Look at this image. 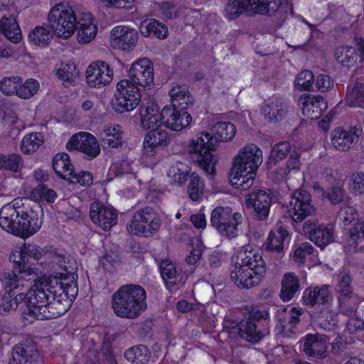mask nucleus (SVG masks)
I'll use <instances>...</instances> for the list:
<instances>
[{
	"label": "nucleus",
	"mask_w": 364,
	"mask_h": 364,
	"mask_svg": "<svg viewBox=\"0 0 364 364\" xmlns=\"http://www.w3.org/2000/svg\"><path fill=\"white\" fill-rule=\"evenodd\" d=\"M43 249L36 244L21 243L11 249L9 261L16 272H5L0 279V314L6 315L20 306L36 319H50L65 314L77 292V275L65 269L41 276L32 262L42 258Z\"/></svg>",
	"instance_id": "obj_1"
},
{
	"label": "nucleus",
	"mask_w": 364,
	"mask_h": 364,
	"mask_svg": "<svg viewBox=\"0 0 364 364\" xmlns=\"http://www.w3.org/2000/svg\"><path fill=\"white\" fill-rule=\"evenodd\" d=\"M356 217V210L354 208L350 206L342 208L338 213L340 220H341L345 225L351 223L355 220Z\"/></svg>",
	"instance_id": "obj_62"
},
{
	"label": "nucleus",
	"mask_w": 364,
	"mask_h": 364,
	"mask_svg": "<svg viewBox=\"0 0 364 364\" xmlns=\"http://www.w3.org/2000/svg\"><path fill=\"white\" fill-rule=\"evenodd\" d=\"M40 87V84L36 79L28 78L23 81L21 77L17 97L23 100L30 99L38 92Z\"/></svg>",
	"instance_id": "obj_52"
},
{
	"label": "nucleus",
	"mask_w": 364,
	"mask_h": 364,
	"mask_svg": "<svg viewBox=\"0 0 364 364\" xmlns=\"http://www.w3.org/2000/svg\"><path fill=\"white\" fill-rule=\"evenodd\" d=\"M215 120V116L208 114L203 118L201 125L203 128H208L210 125L213 136V141L219 142L230 141L234 139L236 134L235 126L229 122H218Z\"/></svg>",
	"instance_id": "obj_23"
},
{
	"label": "nucleus",
	"mask_w": 364,
	"mask_h": 364,
	"mask_svg": "<svg viewBox=\"0 0 364 364\" xmlns=\"http://www.w3.org/2000/svg\"><path fill=\"white\" fill-rule=\"evenodd\" d=\"M234 269L231 280L238 287L251 288L260 282L266 272V264L260 251L252 245L240 247L233 256Z\"/></svg>",
	"instance_id": "obj_4"
},
{
	"label": "nucleus",
	"mask_w": 364,
	"mask_h": 364,
	"mask_svg": "<svg viewBox=\"0 0 364 364\" xmlns=\"http://www.w3.org/2000/svg\"><path fill=\"white\" fill-rule=\"evenodd\" d=\"M124 357L127 360L136 364H146L150 358V351L144 346H138L128 349Z\"/></svg>",
	"instance_id": "obj_50"
},
{
	"label": "nucleus",
	"mask_w": 364,
	"mask_h": 364,
	"mask_svg": "<svg viewBox=\"0 0 364 364\" xmlns=\"http://www.w3.org/2000/svg\"><path fill=\"white\" fill-rule=\"evenodd\" d=\"M43 210L38 205H30L27 200L17 198L0 209V227L22 239H27L41 228Z\"/></svg>",
	"instance_id": "obj_3"
},
{
	"label": "nucleus",
	"mask_w": 364,
	"mask_h": 364,
	"mask_svg": "<svg viewBox=\"0 0 364 364\" xmlns=\"http://www.w3.org/2000/svg\"><path fill=\"white\" fill-rule=\"evenodd\" d=\"M100 139L102 144L107 148H120L124 142V129L122 125L118 124H105L100 132Z\"/></svg>",
	"instance_id": "obj_28"
},
{
	"label": "nucleus",
	"mask_w": 364,
	"mask_h": 364,
	"mask_svg": "<svg viewBox=\"0 0 364 364\" xmlns=\"http://www.w3.org/2000/svg\"><path fill=\"white\" fill-rule=\"evenodd\" d=\"M140 127L146 131L162 129L165 119L164 107L160 108L156 102H149L139 109Z\"/></svg>",
	"instance_id": "obj_20"
},
{
	"label": "nucleus",
	"mask_w": 364,
	"mask_h": 364,
	"mask_svg": "<svg viewBox=\"0 0 364 364\" xmlns=\"http://www.w3.org/2000/svg\"><path fill=\"white\" fill-rule=\"evenodd\" d=\"M301 310L296 308H291L289 311L284 309L279 313L280 326L278 327L279 333L284 337H290L296 333V325L299 323Z\"/></svg>",
	"instance_id": "obj_33"
},
{
	"label": "nucleus",
	"mask_w": 364,
	"mask_h": 364,
	"mask_svg": "<svg viewBox=\"0 0 364 364\" xmlns=\"http://www.w3.org/2000/svg\"><path fill=\"white\" fill-rule=\"evenodd\" d=\"M0 29L4 36L11 43H18L22 39L21 28L14 16L2 17L0 20Z\"/></svg>",
	"instance_id": "obj_40"
},
{
	"label": "nucleus",
	"mask_w": 364,
	"mask_h": 364,
	"mask_svg": "<svg viewBox=\"0 0 364 364\" xmlns=\"http://www.w3.org/2000/svg\"><path fill=\"white\" fill-rule=\"evenodd\" d=\"M189 171L190 170L186 164L176 162L168 168L166 175L171 184L182 187L187 181Z\"/></svg>",
	"instance_id": "obj_44"
},
{
	"label": "nucleus",
	"mask_w": 364,
	"mask_h": 364,
	"mask_svg": "<svg viewBox=\"0 0 364 364\" xmlns=\"http://www.w3.org/2000/svg\"><path fill=\"white\" fill-rule=\"evenodd\" d=\"M361 133L362 129L357 127H351L348 131L338 128L332 132L331 143L336 149L347 151Z\"/></svg>",
	"instance_id": "obj_30"
},
{
	"label": "nucleus",
	"mask_w": 364,
	"mask_h": 364,
	"mask_svg": "<svg viewBox=\"0 0 364 364\" xmlns=\"http://www.w3.org/2000/svg\"><path fill=\"white\" fill-rule=\"evenodd\" d=\"M48 20L54 36L61 40H68L76 33L79 43L87 44L95 39L98 32L97 21L92 14H76L67 2L54 5L48 14Z\"/></svg>",
	"instance_id": "obj_2"
},
{
	"label": "nucleus",
	"mask_w": 364,
	"mask_h": 364,
	"mask_svg": "<svg viewBox=\"0 0 364 364\" xmlns=\"http://www.w3.org/2000/svg\"><path fill=\"white\" fill-rule=\"evenodd\" d=\"M351 277L347 273H341L338 277L336 290L338 294V304L341 309L347 313L348 309H354L360 303L358 296L351 289Z\"/></svg>",
	"instance_id": "obj_22"
},
{
	"label": "nucleus",
	"mask_w": 364,
	"mask_h": 364,
	"mask_svg": "<svg viewBox=\"0 0 364 364\" xmlns=\"http://www.w3.org/2000/svg\"><path fill=\"white\" fill-rule=\"evenodd\" d=\"M160 268L161 277L165 282L168 283V280L175 279L176 276V269L175 264L169 259L163 260L161 263Z\"/></svg>",
	"instance_id": "obj_60"
},
{
	"label": "nucleus",
	"mask_w": 364,
	"mask_h": 364,
	"mask_svg": "<svg viewBox=\"0 0 364 364\" xmlns=\"http://www.w3.org/2000/svg\"><path fill=\"white\" fill-rule=\"evenodd\" d=\"M287 109L284 103L279 100H272L265 102L262 107V114L269 120H278L286 113Z\"/></svg>",
	"instance_id": "obj_47"
},
{
	"label": "nucleus",
	"mask_w": 364,
	"mask_h": 364,
	"mask_svg": "<svg viewBox=\"0 0 364 364\" xmlns=\"http://www.w3.org/2000/svg\"><path fill=\"white\" fill-rule=\"evenodd\" d=\"M114 77V68L105 60H95L85 70V83L91 89L101 90L109 86Z\"/></svg>",
	"instance_id": "obj_13"
},
{
	"label": "nucleus",
	"mask_w": 364,
	"mask_h": 364,
	"mask_svg": "<svg viewBox=\"0 0 364 364\" xmlns=\"http://www.w3.org/2000/svg\"><path fill=\"white\" fill-rule=\"evenodd\" d=\"M168 95L171 100V105L168 106L177 109L186 110L194 102L188 87L178 83L172 85Z\"/></svg>",
	"instance_id": "obj_32"
},
{
	"label": "nucleus",
	"mask_w": 364,
	"mask_h": 364,
	"mask_svg": "<svg viewBox=\"0 0 364 364\" xmlns=\"http://www.w3.org/2000/svg\"><path fill=\"white\" fill-rule=\"evenodd\" d=\"M109 175L122 176V181H127L132 187L136 191L139 187V181L132 172L130 164L127 161H121L113 163L109 169Z\"/></svg>",
	"instance_id": "obj_37"
},
{
	"label": "nucleus",
	"mask_w": 364,
	"mask_h": 364,
	"mask_svg": "<svg viewBox=\"0 0 364 364\" xmlns=\"http://www.w3.org/2000/svg\"><path fill=\"white\" fill-rule=\"evenodd\" d=\"M30 198L37 202L53 203L56 200V192L46 186L40 185L31 191Z\"/></svg>",
	"instance_id": "obj_51"
},
{
	"label": "nucleus",
	"mask_w": 364,
	"mask_h": 364,
	"mask_svg": "<svg viewBox=\"0 0 364 364\" xmlns=\"http://www.w3.org/2000/svg\"><path fill=\"white\" fill-rule=\"evenodd\" d=\"M65 147L70 151L82 152L88 159L96 158L101 151L97 139L87 132H80L73 134L67 141Z\"/></svg>",
	"instance_id": "obj_18"
},
{
	"label": "nucleus",
	"mask_w": 364,
	"mask_h": 364,
	"mask_svg": "<svg viewBox=\"0 0 364 364\" xmlns=\"http://www.w3.org/2000/svg\"><path fill=\"white\" fill-rule=\"evenodd\" d=\"M21 83V77H5L0 80V91L8 96L16 95Z\"/></svg>",
	"instance_id": "obj_55"
},
{
	"label": "nucleus",
	"mask_w": 364,
	"mask_h": 364,
	"mask_svg": "<svg viewBox=\"0 0 364 364\" xmlns=\"http://www.w3.org/2000/svg\"><path fill=\"white\" fill-rule=\"evenodd\" d=\"M44 144V136L40 132H31L26 134L21 139L20 149L22 153L30 154L38 151Z\"/></svg>",
	"instance_id": "obj_45"
},
{
	"label": "nucleus",
	"mask_w": 364,
	"mask_h": 364,
	"mask_svg": "<svg viewBox=\"0 0 364 364\" xmlns=\"http://www.w3.org/2000/svg\"><path fill=\"white\" fill-rule=\"evenodd\" d=\"M67 181L73 184L79 183L85 186H89L92 183V176L87 171H80L77 173L73 172Z\"/></svg>",
	"instance_id": "obj_61"
},
{
	"label": "nucleus",
	"mask_w": 364,
	"mask_h": 364,
	"mask_svg": "<svg viewBox=\"0 0 364 364\" xmlns=\"http://www.w3.org/2000/svg\"><path fill=\"white\" fill-rule=\"evenodd\" d=\"M245 203L248 208H253L259 219L264 220L269 213L272 197L266 191L259 190L249 194L246 197Z\"/></svg>",
	"instance_id": "obj_27"
},
{
	"label": "nucleus",
	"mask_w": 364,
	"mask_h": 364,
	"mask_svg": "<svg viewBox=\"0 0 364 364\" xmlns=\"http://www.w3.org/2000/svg\"><path fill=\"white\" fill-rule=\"evenodd\" d=\"M164 113L165 114L164 126L172 132H181L189 127L193 122L191 114L186 110L164 106Z\"/></svg>",
	"instance_id": "obj_24"
},
{
	"label": "nucleus",
	"mask_w": 364,
	"mask_h": 364,
	"mask_svg": "<svg viewBox=\"0 0 364 364\" xmlns=\"http://www.w3.org/2000/svg\"><path fill=\"white\" fill-rule=\"evenodd\" d=\"M329 344L326 336L309 334L305 337L303 350L309 356L321 358L327 356Z\"/></svg>",
	"instance_id": "obj_29"
},
{
	"label": "nucleus",
	"mask_w": 364,
	"mask_h": 364,
	"mask_svg": "<svg viewBox=\"0 0 364 364\" xmlns=\"http://www.w3.org/2000/svg\"><path fill=\"white\" fill-rule=\"evenodd\" d=\"M39 355L32 347L16 346L11 353L9 364H38Z\"/></svg>",
	"instance_id": "obj_36"
},
{
	"label": "nucleus",
	"mask_w": 364,
	"mask_h": 364,
	"mask_svg": "<svg viewBox=\"0 0 364 364\" xmlns=\"http://www.w3.org/2000/svg\"><path fill=\"white\" fill-rule=\"evenodd\" d=\"M298 103L303 115L310 119H318L328 108L327 102L321 95H302Z\"/></svg>",
	"instance_id": "obj_25"
},
{
	"label": "nucleus",
	"mask_w": 364,
	"mask_h": 364,
	"mask_svg": "<svg viewBox=\"0 0 364 364\" xmlns=\"http://www.w3.org/2000/svg\"><path fill=\"white\" fill-rule=\"evenodd\" d=\"M128 81L145 90L154 87V68L153 63L147 58L134 60L128 70Z\"/></svg>",
	"instance_id": "obj_15"
},
{
	"label": "nucleus",
	"mask_w": 364,
	"mask_h": 364,
	"mask_svg": "<svg viewBox=\"0 0 364 364\" xmlns=\"http://www.w3.org/2000/svg\"><path fill=\"white\" fill-rule=\"evenodd\" d=\"M203 253V245L199 241L192 243L190 246L189 253L186 257V262L188 265H196L201 257Z\"/></svg>",
	"instance_id": "obj_59"
},
{
	"label": "nucleus",
	"mask_w": 364,
	"mask_h": 364,
	"mask_svg": "<svg viewBox=\"0 0 364 364\" xmlns=\"http://www.w3.org/2000/svg\"><path fill=\"white\" fill-rule=\"evenodd\" d=\"M141 100L140 89L127 79L119 80L110 101V107L114 112L123 114L131 113L139 105Z\"/></svg>",
	"instance_id": "obj_10"
},
{
	"label": "nucleus",
	"mask_w": 364,
	"mask_h": 364,
	"mask_svg": "<svg viewBox=\"0 0 364 364\" xmlns=\"http://www.w3.org/2000/svg\"><path fill=\"white\" fill-rule=\"evenodd\" d=\"M92 221L105 230H109L117 223V214L110 206L94 203L90 207Z\"/></svg>",
	"instance_id": "obj_26"
},
{
	"label": "nucleus",
	"mask_w": 364,
	"mask_h": 364,
	"mask_svg": "<svg viewBox=\"0 0 364 364\" xmlns=\"http://www.w3.org/2000/svg\"><path fill=\"white\" fill-rule=\"evenodd\" d=\"M292 258L299 264L311 267L319 262L318 255L309 242H304L294 246Z\"/></svg>",
	"instance_id": "obj_34"
},
{
	"label": "nucleus",
	"mask_w": 364,
	"mask_h": 364,
	"mask_svg": "<svg viewBox=\"0 0 364 364\" xmlns=\"http://www.w3.org/2000/svg\"><path fill=\"white\" fill-rule=\"evenodd\" d=\"M21 161V156L18 154L6 155L0 154V170L4 169L16 172L18 171Z\"/></svg>",
	"instance_id": "obj_56"
},
{
	"label": "nucleus",
	"mask_w": 364,
	"mask_h": 364,
	"mask_svg": "<svg viewBox=\"0 0 364 364\" xmlns=\"http://www.w3.org/2000/svg\"><path fill=\"white\" fill-rule=\"evenodd\" d=\"M314 82V75L309 70L299 73L294 82V87L298 91L310 90Z\"/></svg>",
	"instance_id": "obj_54"
},
{
	"label": "nucleus",
	"mask_w": 364,
	"mask_h": 364,
	"mask_svg": "<svg viewBox=\"0 0 364 364\" xmlns=\"http://www.w3.org/2000/svg\"><path fill=\"white\" fill-rule=\"evenodd\" d=\"M283 0H230L225 9V16L234 19L244 12L271 15L287 6Z\"/></svg>",
	"instance_id": "obj_9"
},
{
	"label": "nucleus",
	"mask_w": 364,
	"mask_h": 364,
	"mask_svg": "<svg viewBox=\"0 0 364 364\" xmlns=\"http://www.w3.org/2000/svg\"><path fill=\"white\" fill-rule=\"evenodd\" d=\"M350 188L355 194L364 193V173H356L352 176Z\"/></svg>",
	"instance_id": "obj_63"
},
{
	"label": "nucleus",
	"mask_w": 364,
	"mask_h": 364,
	"mask_svg": "<svg viewBox=\"0 0 364 364\" xmlns=\"http://www.w3.org/2000/svg\"><path fill=\"white\" fill-rule=\"evenodd\" d=\"M299 155L297 153L290 154L287 162L286 167L277 169L272 173V178L276 181H279L287 178L291 172L298 171L301 167Z\"/></svg>",
	"instance_id": "obj_46"
},
{
	"label": "nucleus",
	"mask_w": 364,
	"mask_h": 364,
	"mask_svg": "<svg viewBox=\"0 0 364 364\" xmlns=\"http://www.w3.org/2000/svg\"><path fill=\"white\" fill-rule=\"evenodd\" d=\"M238 333L240 337L252 343L257 342L262 337V333L257 330V326L252 319L241 323Z\"/></svg>",
	"instance_id": "obj_48"
},
{
	"label": "nucleus",
	"mask_w": 364,
	"mask_h": 364,
	"mask_svg": "<svg viewBox=\"0 0 364 364\" xmlns=\"http://www.w3.org/2000/svg\"><path fill=\"white\" fill-rule=\"evenodd\" d=\"M303 301L306 305L322 306L321 311L314 320L325 330L334 329L338 323L337 314L330 309L329 301H332V297L327 286L306 289L303 293Z\"/></svg>",
	"instance_id": "obj_8"
},
{
	"label": "nucleus",
	"mask_w": 364,
	"mask_h": 364,
	"mask_svg": "<svg viewBox=\"0 0 364 364\" xmlns=\"http://www.w3.org/2000/svg\"><path fill=\"white\" fill-rule=\"evenodd\" d=\"M161 220L156 213L149 208L136 212L127 224V230L135 235L149 236L158 230Z\"/></svg>",
	"instance_id": "obj_14"
},
{
	"label": "nucleus",
	"mask_w": 364,
	"mask_h": 364,
	"mask_svg": "<svg viewBox=\"0 0 364 364\" xmlns=\"http://www.w3.org/2000/svg\"><path fill=\"white\" fill-rule=\"evenodd\" d=\"M171 141L169 133L164 129L147 131L141 144V164L147 167L155 166L159 162L158 150L167 148Z\"/></svg>",
	"instance_id": "obj_11"
},
{
	"label": "nucleus",
	"mask_w": 364,
	"mask_h": 364,
	"mask_svg": "<svg viewBox=\"0 0 364 364\" xmlns=\"http://www.w3.org/2000/svg\"><path fill=\"white\" fill-rule=\"evenodd\" d=\"M310 194L305 190L299 189L294 192L288 205V215L291 219L300 223L306 217L315 213Z\"/></svg>",
	"instance_id": "obj_17"
},
{
	"label": "nucleus",
	"mask_w": 364,
	"mask_h": 364,
	"mask_svg": "<svg viewBox=\"0 0 364 364\" xmlns=\"http://www.w3.org/2000/svg\"><path fill=\"white\" fill-rule=\"evenodd\" d=\"M352 240L358 246L360 251L364 252V220L358 221L354 224L353 229H350Z\"/></svg>",
	"instance_id": "obj_58"
},
{
	"label": "nucleus",
	"mask_w": 364,
	"mask_h": 364,
	"mask_svg": "<svg viewBox=\"0 0 364 364\" xmlns=\"http://www.w3.org/2000/svg\"><path fill=\"white\" fill-rule=\"evenodd\" d=\"M53 31L48 26H38L32 29L28 36V43L39 48H46L51 42Z\"/></svg>",
	"instance_id": "obj_39"
},
{
	"label": "nucleus",
	"mask_w": 364,
	"mask_h": 364,
	"mask_svg": "<svg viewBox=\"0 0 364 364\" xmlns=\"http://www.w3.org/2000/svg\"><path fill=\"white\" fill-rule=\"evenodd\" d=\"M354 46H341L336 48L334 58L336 60L345 68H352L358 60L357 50L360 52V61H364V40L356 37L353 41Z\"/></svg>",
	"instance_id": "obj_19"
},
{
	"label": "nucleus",
	"mask_w": 364,
	"mask_h": 364,
	"mask_svg": "<svg viewBox=\"0 0 364 364\" xmlns=\"http://www.w3.org/2000/svg\"><path fill=\"white\" fill-rule=\"evenodd\" d=\"M139 37V33L134 28L118 25L109 32V44L114 50L129 53L136 47Z\"/></svg>",
	"instance_id": "obj_16"
},
{
	"label": "nucleus",
	"mask_w": 364,
	"mask_h": 364,
	"mask_svg": "<svg viewBox=\"0 0 364 364\" xmlns=\"http://www.w3.org/2000/svg\"><path fill=\"white\" fill-rule=\"evenodd\" d=\"M262 161V151L257 145L248 144L241 148L232 161L229 175L230 184L237 189L250 188Z\"/></svg>",
	"instance_id": "obj_5"
},
{
	"label": "nucleus",
	"mask_w": 364,
	"mask_h": 364,
	"mask_svg": "<svg viewBox=\"0 0 364 364\" xmlns=\"http://www.w3.org/2000/svg\"><path fill=\"white\" fill-rule=\"evenodd\" d=\"M0 121L5 128L11 132H18L24 128L23 122L16 113L8 105H0Z\"/></svg>",
	"instance_id": "obj_43"
},
{
	"label": "nucleus",
	"mask_w": 364,
	"mask_h": 364,
	"mask_svg": "<svg viewBox=\"0 0 364 364\" xmlns=\"http://www.w3.org/2000/svg\"><path fill=\"white\" fill-rule=\"evenodd\" d=\"M215 149L213 136L208 132H200L191 139L186 145L188 154L210 178H213L215 174L218 158L212 153Z\"/></svg>",
	"instance_id": "obj_7"
},
{
	"label": "nucleus",
	"mask_w": 364,
	"mask_h": 364,
	"mask_svg": "<svg viewBox=\"0 0 364 364\" xmlns=\"http://www.w3.org/2000/svg\"><path fill=\"white\" fill-rule=\"evenodd\" d=\"M303 231L311 241L321 249L333 241V229L318 224L317 220H306L304 223Z\"/></svg>",
	"instance_id": "obj_21"
},
{
	"label": "nucleus",
	"mask_w": 364,
	"mask_h": 364,
	"mask_svg": "<svg viewBox=\"0 0 364 364\" xmlns=\"http://www.w3.org/2000/svg\"><path fill=\"white\" fill-rule=\"evenodd\" d=\"M299 290V278L291 272L284 274L282 279L280 299L284 302L289 301Z\"/></svg>",
	"instance_id": "obj_42"
},
{
	"label": "nucleus",
	"mask_w": 364,
	"mask_h": 364,
	"mask_svg": "<svg viewBox=\"0 0 364 364\" xmlns=\"http://www.w3.org/2000/svg\"><path fill=\"white\" fill-rule=\"evenodd\" d=\"M289 232L282 226H276L270 230L267 238V250L278 254H283L290 242Z\"/></svg>",
	"instance_id": "obj_31"
},
{
	"label": "nucleus",
	"mask_w": 364,
	"mask_h": 364,
	"mask_svg": "<svg viewBox=\"0 0 364 364\" xmlns=\"http://www.w3.org/2000/svg\"><path fill=\"white\" fill-rule=\"evenodd\" d=\"M146 291L140 286L124 285L113 294L112 309L119 317L135 318L146 310Z\"/></svg>",
	"instance_id": "obj_6"
},
{
	"label": "nucleus",
	"mask_w": 364,
	"mask_h": 364,
	"mask_svg": "<svg viewBox=\"0 0 364 364\" xmlns=\"http://www.w3.org/2000/svg\"><path fill=\"white\" fill-rule=\"evenodd\" d=\"M187 193L193 201H199L205 193V183L200 176L196 173H191L187 188Z\"/></svg>",
	"instance_id": "obj_49"
},
{
	"label": "nucleus",
	"mask_w": 364,
	"mask_h": 364,
	"mask_svg": "<svg viewBox=\"0 0 364 364\" xmlns=\"http://www.w3.org/2000/svg\"><path fill=\"white\" fill-rule=\"evenodd\" d=\"M52 166L56 175L65 181H68L73 173V164L69 155L66 153L56 154L53 156Z\"/></svg>",
	"instance_id": "obj_41"
},
{
	"label": "nucleus",
	"mask_w": 364,
	"mask_h": 364,
	"mask_svg": "<svg viewBox=\"0 0 364 364\" xmlns=\"http://www.w3.org/2000/svg\"><path fill=\"white\" fill-rule=\"evenodd\" d=\"M290 150V144L288 142H282L275 144L271 151L269 163L275 164L277 161L284 159Z\"/></svg>",
	"instance_id": "obj_57"
},
{
	"label": "nucleus",
	"mask_w": 364,
	"mask_h": 364,
	"mask_svg": "<svg viewBox=\"0 0 364 364\" xmlns=\"http://www.w3.org/2000/svg\"><path fill=\"white\" fill-rule=\"evenodd\" d=\"M98 355L95 350H90L82 353L78 358L76 364H98Z\"/></svg>",
	"instance_id": "obj_64"
},
{
	"label": "nucleus",
	"mask_w": 364,
	"mask_h": 364,
	"mask_svg": "<svg viewBox=\"0 0 364 364\" xmlns=\"http://www.w3.org/2000/svg\"><path fill=\"white\" fill-rule=\"evenodd\" d=\"M53 73L65 86L72 84L78 76L76 64L70 60L56 65Z\"/></svg>",
	"instance_id": "obj_38"
},
{
	"label": "nucleus",
	"mask_w": 364,
	"mask_h": 364,
	"mask_svg": "<svg viewBox=\"0 0 364 364\" xmlns=\"http://www.w3.org/2000/svg\"><path fill=\"white\" fill-rule=\"evenodd\" d=\"M242 222V216L238 212H233L229 206H217L211 212L210 223L216 231L226 238L237 235L238 226Z\"/></svg>",
	"instance_id": "obj_12"
},
{
	"label": "nucleus",
	"mask_w": 364,
	"mask_h": 364,
	"mask_svg": "<svg viewBox=\"0 0 364 364\" xmlns=\"http://www.w3.org/2000/svg\"><path fill=\"white\" fill-rule=\"evenodd\" d=\"M139 31L144 37H156L165 39L168 35L166 25L154 18H147L142 21L139 26Z\"/></svg>",
	"instance_id": "obj_35"
},
{
	"label": "nucleus",
	"mask_w": 364,
	"mask_h": 364,
	"mask_svg": "<svg viewBox=\"0 0 364 364\" xmlns=\"http://www.w3.org/2000/svg\"><path fill=\"white\" fill-rule=\"evenodd\" d=\"M347 101L350 107H364V85L356 82L348 91Z\"/></svg>",
	"instance_id": "obj_53"
}]
</instances>
